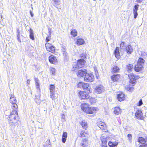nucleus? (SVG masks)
<instances>
[{
  "instance_id": "nucleus-1",
  "label": "nucleus",
  "mask_w": 147,
  "mask_h": 147,
  "mask_svg": "<svg viewBox=\"0 0 147 147\" xmlns=\"http://www.w3.org/2000/svg\"><path fill=\"white\" fill-rule=\"evenodd\" d=\"M13 110L10 113L8 119L13 120L14 122H16L18 118V115L17 113L18 108L15 109L12 108Z\"/></svg>"
},
{
  "instance_id": "nucleus-2",
  "label": "nucleus",
  "mask_w": 147,
  "mask_h": 147,
  "mask_svg": "<svg viewBox=\"0 0 147 147\" xmlns=\"http://www.w3.org/2000/svg\"><path fill=\"white\" fill-rule=\"evenodd\" d=\"M10 103L12 104L11 105L12 108L15 109L18 108V105L16 104L17 100L14 97L13 94H11L10 98Z\"/></svg>"
},
{
  "instance_id": "nucleus-3",
  "label": "nucleus",
  "mask_w": 147,
  "mask_h": 147,
  "mask_svg": "<svg viewBox=\"0 0 147 147\" xmlns=\"http://www.w3.org/2000/svg\"><path fill=\"white\" fill-rule=\"evenodd\" d=\"M94 76L93 74H90L86 72L84 78L85 81L91 82L94 80Z\"/></svg>"
},
{
  "instance_id": "nucleus-4",
  "label": "nucleus",
  "mask_w": 147,
  "mask_h": 147,
  "mask_svg": "<svg viewBox=\"0 0 147 147\" xmlns=\"http://www.w3.org/2000/svg\"><path fill=\"white\" fill-rule=\"evenodd\" d=\"M78 96L81 99H87L90 97L88 93L84 91H80L78 93Z\"/></svg>"
},
{
  "instance_id": "nucleus-5",
  "label": "nucleus",
  "mask_w": 147,
  "mask_h": 147,
  "mask_svg": "<svg viewBox=\"0 0 147 147\" xmlns=\"http://www.w3.org/2000/svg\"><path fill=\"white\" fill-rule=\"evenodd\" d=\"M135 116L136 118L139 120H143L144 118L141 111L137 110L135 113Z\"/></svg>"
},
{
  "instance_id": "nucleus-6",
  "label": "nucleus",
  "mask_w": 147,
  "mask_h": 147,
  "mask_svg": "<svg viewBox=\"0 0 147 147\" xmlns=\"http://www.w3.org/2000/svg\"><path fill=\"white\" fill-rule=\"evenodd\" d=\"M105 90L104 87L102 85H100L96 86L95 89V92L96 93L99 94L103 92Z\"/></svg>"
},
{
  "instance_id": "nucleus-7",
  "label": "nucleus",
  "mask_w": 147,
  "mask_h": 147,
  "mask_svg": "<svg viewBox=\"0 0 147 147\" xmlns=\"http://www.w3.org/2000/svg\"><path fill=\"white\" fill-rule=\"evenodd\" d=\"M96 107H89L87 109L86 112L88 114H91L94 113L96 111Z\"/></svg>"
},
{
  "instance_id": "nucleus-8",
  "label": "nucleus",
  "mask_w": 147,
  "mask_h": 147,
  "mask_svg": "<svg viewBox=\"0 0 147 147\" xmlns=\"http://www.w3.org/2000/svg\"><path fill=\"white\" fill-rule=\"evenodd\" d=\"M49 62L51 63L55 64L57 62V59L56 57L53 55H51L49 58Z\"/></svg>"
},
{
  "instance_id": "nucleus-9",
  "label": "nucleus",
  "mask_w": 147,
  "mask_h": 147,
  "mask_svg": "<svg viewBox=\"0 0 147 147\" xmlns=\"http://www.w3.org/2000/svg\"><path fill=\"white\" fill-rule=\"evenodd\" d=\"M87 72L86 69H81L78 70L77 74L78 77H84L85 76V75Z\"/></svg>"
},
{
  "instance_id": "nucleus-10",
  "label": "nucleus",
  "mask_w": 147,
  "mask_h": 147,
  "mask_svg": "<svg viewBox=\"0 0 147 147\" xmlns=\"http://www.w3.org/2000/svg\"><path fill=\"white\" fill-rule=\"evenodd\" d=\"M80 145L81 146L83 147H87L88 146V139L86 138L82 139Z\"/></svg>"
},
{
  "instance_id": "nucleus-11",
  "label": "nucleus",
  "mask_w": 147,
  "mask_h": 147,
  "mask_svg": "<svg viewBox=\"0 0 147 147\" xmlns=\"http://www.w3.org/2000/svg\"><path fill=\"white\" fill-rule=\"evenodd\" d=\"M85 61L84 59H81L78 61V63L77 64L78 67L80 68H82L84 66Z\"/></svg>"
},
{
  "instance_id": "nucleus-12",
  "label": "nucleus",
  "mask_w": 147,
  "mask_h": 147,
  "mask_svg": "<svg viewBox=\"0 0 147 147\" xmlns=\"http://www.w3.org/2000/svg\"><path fill=\"white\" fill-rule=\"evenodd\" d=\"M128 77L130 79V83L134 84L136 82V80L133 74H128Z\"/></svg>"
},
{
  "instance_id": "nucleus-13",
  "label": "nucleus",
  "mask_w": 147,
  "mask_h": 147,
  "mask_svg": "<svg viewBox=\"0 0 147 147\" xmlns=\"http://www.w3.org/2000/svg\"><path fill=\"white\" fill-rule=\"evenodd\" d=\"M139 6V5H135L133 8V13L134 14V18L135 19L137 18L138 15L137 10L138 9Z\"/></svg>"
},
{
  "instance_id": "nucleus-14",
  "label": "nucleus",
  "mask_w": 147,
  "mask_h": 147,
  "mask_svg": "<svg viewBox=\"0 0 147 147\" xmlns=\"http://www.w3.org/2000/svg\"><path fill=\"white\" fill-rule=\"evenodd\" d=\"M118 144V142L116 141L114 139L111 140L108 143V144L111 147H115Z\"/></svg>"
},
{
  "instance_id": "nucleus-15",
  "label": "nucleus",
  "mask_w": 147,
  "mask_h": 147,
  "mask_svg": "<svg viewBox=\"0 0 147 147\" xmlns=\"http://www.w3.org/2000/svg\"><path fill=\"white\" fill-rule=\"evenodd\" d=\"M125 50L128 54H131L133 52L132 47L130 45H128L125 47Z\"/></svg>"
},
{
  "instance_id": "nucleus-16",
  "label": "nucleus",
  "mask_w": 147,
  "mask_h": 147,
  "mask_svg": "<svg viewBox=\"0 0 147 147\" xmlns=\"http://www.w3.org/2000/svg\"><path fill=\"white\" fill-rule=\"evenodd\" d=\"M81 107L84 111L86 112L87 109L89 107V105L85 103H82L81 105Z\"/></svg>"
},
{
  "instance_id": "nucleus-17",
  "label": "nucleus",
  "mask_w": 147,
  "mask_h": 147,
  "mask_svg": "<svg viewBox=\"0 0 147 147\" xmlns=\"http://www.w3.org/2000/svg\"><path fill=\"white\" fill-rule=\"evenodd\" d=\"M117 98L119 101H121L124 100V95L122 93H120L117 95Z\"/></svg>"
},
{
  "instance_id": "nucleus-18",
  "label": "nucleus",
  "mask_w": 147,
  "mask_h": 147,
  "mask_svg": "<svg viewBox=\"0 0 147 147\" xmlns=\"http://www.w3.org/2000/svg\"><path fill=\"white\" fill-rule=\"evenodd\" d=\"M97 125L101 129H104L106 127V125L104 122L102 121L98 122Z\"/></svg>"
},
{
  "instance_id": "nucleus-19",
  "label": "nucleus",
  "mask_w": 147,
  "mask_h": 147,
  "mask_svg": "<svg viewBox=\"0 0 147 147\" xmlns=\"http://www.w3.org/2000/svg\"><path fill=\"white\" fill-rule=\"evenodd\" d=\"M34 79L35 82V85L36 89L40 90L39 80L38 79V78H36L35 77H34Z\"/></svg>"
},
{
  "instance_id": "nucleus-20",
  "label": "nucleus",
  "mask_w": 147,
  "mask_h": 147,
  "mask_svg": "<svg viewBox=\"0 0 147 147\" xmlns=\"http://www.w3.org/2000/svg\"><path fill=\"white\" fill-rule=\"evenodd\" d=\"M120 75L119 74H114L111 77L112 80L114 82L117 81L119 79Z\"/></svg>"
},
{
  "instance_id": "nucleus-21",
  "label": "nucleus",
  "mask_w": 147,
  "mask_h": 147,
  "mask_svg": "<svg viewBox=\"0 0 147 147\" xmlns=\"http://www.w3.org/2000/svg\"><path fill=\"white\" fill-rule=\"evenodd\" d=\"M114 54L115 57L117 59H119L120 57L119 47H116L114 51Z\"/></svg>"
},
{
  "instance_id": "nucleus-22",
  "label": "nucleus",
  "mask_w": 147,
  "mask_h": 147,
  "mask_svg": "<svg viewBox=\"0 0 147 147\" xmlns=\"http://www.w3.org/2000/svg\"><path fill=\"white\" fill-rule=\"evenodd\" d=\"M50 98L53 100H55L58 98V96L57 94H56L55 92L50 93Z\"/></svg>"
},
{
  "instance_id": "nucleus-23",
  "label": "nucleus",
  "mask_w": 147,
  "mask_h": 147,
  "mask_svg": "<svg viewBox=\"0 0 147 147\" xmlns=\"http://www.w3.org/2000/svg\"><path fill=\"white\" fill-rule=\"evenodd\" d=\"M143 67L142 65L137 64V65H136L134 69L136 71L138 72L140 71L142 69Z\"/></svg>"
},
{
  "instance_id": "nucleus-24",
  "label": "nucleus",
  "mask_w": 147,
  "mask_h": 147,
  "mask_svg": "<svg viewBox=\"0 0 147 147\" xmlns=\"http://www.w3.org/2000/svg\"><path fill=\"white\" fill-rule=\"evenodd\" d=\"M76 41V43L78 45H82L84 43V40L82 38H80L77 39Z\"/></svg>"
},
{
  "instance_id": "nucleus-25",
  "label": "nucleus",
  "mask_w": 147,
  "mask_h": 147,
  "mask_svg": "<svg viewBox=\"0 0 147 147\" xmlns=\"http://www.w3.org/2000/svg\"><path fill=\"white\" fill-rule=\"evenodd\" d=\"M121 109L119 107H117L115 108L114 113L115 114L118 115L121 114Z\"/></svg>"
},
{
  "instance_id": "nucleus-26",
  "label": "nucleus",
  "mask_w": 147,
  "mask_h": 147,
  "mask_svg": "<svg viewBox=\"0 0 147 147\" xmlns=\"http://www.w3.org/2000/svg\"><path fill=\"white\" fill-rule=\"evenodd\" d=\"M9 124L11 128H14L15 126L14 125L15 123L16 122H14L13 120L8 119Z\"/></svg>"
},
{
  "instance_id": "nucleus-27",
  "label": "nucleus",
  "mask_w": 147,
  "mask_h": 147,
  "mask_svg": "<svg viewBox=\"0 0 147 147\" xmlns=\"http://www.w3.org/2000/svg\"><path fill=\"white\" fill-rule=\"evenodd\" d=\"M28 27L30 30V38L32 39V40H34V35L33 32L31 28L28 26H27L26 27V28H27Z\"/></svg>"
},
{
  "instance_id": "nucleus-28",
  "label": "nucleus",
  "mask_w": 147,
  "mask_h": 147,
  "mask_svg": "<svg viewBox=\"0 0 147 147\" xmlns=\"http://www.w3.org/2000/svg\"><path fill=\"white\" fill-rule=\"evenodd\" d=\"M145 62V60L144 59L142 58H140L138 60L137 62V64L140 65H142L143 67L144 65V63Z\"/></svg>"
},
{
  "instance_id": "nucleus-29",
  "label": "nucleus",
  "mask_w": 147,
  "mask_h": 147,
  "mask_svg": "<svg viewBox=\"0 0 147 147\" xmlns=\"http://www.w3.org/2000/svg\"><path fill=\"white\" fill-rule=\"evenodd\" d=\"M133 68V66L131 64H129L127 65L126 69L129 73H130L132 70Z\"/></svg>"
},
{
  "instance_id": "nucleus-30",
  "label": "nucleus",
  "mask_w": 147,
  "mask_h": 147,
  "mask_svg": "<svg viewBox=\"0 0 147 147\" xmlns=\"http://www.w3.org/2000/svg\"><path fill=\"white\" fill-rule=\"evenodd\" d=\"M40 95L39 94L38 95H36L35 97V101L36 103L39 104L41 102V100L40 99Z\"/></svg>"
},
{
  "instance_id": "nucleus-31",
  "label": "nucleus",
  "mask_w": 147,
  "mask_h": 147,
  "mask_svg": "<svg viewBox=\"0 0 147 147\" xmlns=\"http://www.w3.org/2000/svg\"><path fill=\"white\" fill-rule=\"evenodd\" d=\"M50 93L54 92L55 90V86L54 85L51 84L49 86Z\"/></svg>"
},
{
  "instance_id": "nucleus-32",
  "label": "nucleus",
  "mask_w": 147,
  "mask_h": 147,
  "mask_svg": "<svg viewBox=\"0 0 147 147\" xmlns=\"http://www.w3.org/2000/svg\"><path fill=\"white\" fill-rule=\"evenodd\" d=\"M71 34L74 37L77 36V32L76 30L75 29H72L71 32Z\"/></svg>"
},
{
  "instance_id": "nucleus-33",
  "label": "nucleus",
  "mask_w": 147,
  "mask_h": 147,
  "mask_svg": "<svg viewBox=\"0 0 147 147\" xmlns=\"http://www.w3.org/2000/svg\"><path fill=\"white\" fill-rule=\"evenodd\" d=\"M52 1L55 7L56 5H60L61 3L60 0H52Z\"/></svg>"
},
{
  "instance_id": "nucleus-34",
  "label": "nucleus",
  "mask_w": 147,
  "mask_h": 147,
  "mask_svg": "<svg viewBox=\"0 0 147 147\" xmlns=\"http://www.w3.org/2000/svg\"><path fill=\"white\" fill-rule=\"evenodd\" d=\"M119 69V68L116 66H115L112 69V72L113 73H116L118 72Z\"/></svg>"
},
{
  "instance_id": "nucleus-35",
  "label": "nucleus",
  "mask_w": 147,
  "mask_h": 147,
  "mask_svg": "<svg viewBox=\"0 0 147 147\" xmlns=\"http://www.w3.org/2000/svg\"><path fill=\"white\" fill-rule=\"evenodd\" d=\"M80 68L79 67H78V65L76 63H75L73 67L72 68V70L74 71H76L78 70V69Z\"/></svg>"
},
{
  "instance_id": "nucleus-36",
  "label": "nucleus",
  "mask_w": 147,
  "mask_h": 147,
  "mask_svg": "<svg viewBox=\"0 0 147 147\" xmlns=\"http://www.w3.org/2000/svg\"><path fill=\"white\" fill-rule=\"evenodd\" d=\"M55 47H54L51 45L50 47L47 49V50L48 51L51 52L52 53H54L55 52Z\"/></svg>"
},
{
  "instance_id": "nucleus-37",
  "label": "nucleus",
  "mask_w": 147,
  "mask_h": 147,
  "mask_svg": "<svg viewBox=\"0 0 147 147\" xmlns=\"http://www.w3.org/2000/svg\"><path fill=\"white\" fill-rule=\"evenodd\" d=\"M102 147H107V141L106 139L102 140Z\"/></svg>"
},
{
  "instance_id": "nucleus-38",
  "label": "nucleus",
  "mask_w": 147,
  "mask_h": 147,
  "mask_svg": "<svg viewBox=\"0 0 147 147\" xmlns=\"http://www.w3.org/2000/svg\"><path fill=\"white\" fill-rule=\"evenodd\" d=\"M81 124L82 127L84 129H86L87 128V123L84 121H82Z\"/></svg>"
},
{
  "instance_id": "nucleus-39",
  "label": "nucleus",
  "mask_w": 147,
  "mask_h": 147,
  "mask_svg": "<svg viewBox=\"0 0 147 147\" xmlns=\"http://www.w3.org/2000/svg\"><path fill=\"white\" fill-rule=\"evenodd\" d=\"M138 142L142 144H144L146 142L145 140L142 137H139L138 139Z\"/></svg>"
},
{
  "instance_id": "nucleus-40",
  "label": "nucleus",
  "mask_w": 147,
  "mask_h": 147,
  "mask_svg": "<svg viewBox=\"0 0 147 147\" xmlns=\"http://www.w3.org/2000/svg\"><path fill=\"white\" fill-rule=\"evenodd\" d=\"M89 84L88 83H84L83 86V89H86L87 90H89V88H88Z\"/></svg>"
},
{
  "instance_id": "nucleus-41",
  "label": "nucleus",
  "mask_w": 147,
  "mask_h": 147,
  "mask_svg": "<svg viewBox=\"0 0 147 147\" xmlns=\"http://www.w3.org/2000/svg\"><path fill=\"white\" fill-rule=\"evenodd\" d=\"M50 73H52L53 75H55L56 73V69L52 67H51L50 68Z\"/></svg>"
},
{
  "instance_id": "nucleus-42",
  "label": "nucleus",
  "mask_w": 147,
  "mask_h": 147,
  "mask_svg": "<svg viewBox=\"0 0 147 147\" xmlns=\"http://www.w3.org/2000/svg\"><path fill=\"white\" fill-rule=\"evenodd\" d=\"M89 100L91 104H92L96 102V99L94 98L91 97L89 98Z\"/></svg>"
},
{
  "instance_id": "nucleus-43",
  "label": "nucleus",
  "mask_w": 147,
  "mask_h": 147,
  "mask_svg": "<svg viewBox=\"0 0 147 147\" xmlns=\"http://www.w3.org/2000/svg\"><path fill=\"white\" fill-rule=\"evenodd\" d=\"M84 82H80L77 85V86L78 88H83V85Z\"/></svg>"
},
{
  "instance_id": "nucleus-44",
  "label": "nucleus",
  "mask_w": 147,
  "mask_h": 147,
  "mask_svg": "<svg viewBox=\"0 0 147 147\" xmlns=\"http://www.w3.org/2000/svg\"><path fill=\"white\" fill-rule=\"evenodd\" d=\"M51 45H52L49 43H46L45 44V46L47 50L48 48H49V47H50Z\"/></svg>"
},
{
  "instance_id": "nucleus-45",
  "label": "nucleus",
  "mask_w": 147,
  "mask_h": 147,
  "mask_svg": "<svg viewBox=\"0 0 147 147\" xmlns=\"http://www.w3.org/2000/svg\"><path fill=\"white\" fill-rule=\"evenodd\" d=\"M63 55L64 57V58L65 59H67L68 58V54L67 52H64V53H63Z\"/></svg>"
},
{
  "instance_id": "nucleus-46",
  "label": "nucleus",
  "mask_w": 147,
  "mask_h": 147,
  "mask_svg": "<svg viewBox=\"0 0 147 147\" xmlns=\"http://www.w3.org/2000/svg\"><path fill=\"white\" fill-rule=\"evenodd\" d=\"M61 51L63 53L66 52L65 47V46H62L61 49Z\"/></svg>"
},
{
  "instance_id": "nucleus-47",
  "label": "nucleus",
  "mask_w": 147,
  "mask_h": 147,
  "mask_svg": "<svg viewBox=\"0 0 147 147\" xmlns=\"http://www.w3.org/2000/svg\"><path fill=\"white\" fill-rule=\"evenodd\" d=\"M134 89V88L133 87H129L127 88V90L130 92H132Z\"/></svg>"
},
{
  "instance_id": "nucleus-48",
  "label": "nucleus",
  "mask_w": 147,
  "mask_h": 147,
  "mask_svg": "<svg viewBox=\"0 0 147 147\" xmlns=\"http://www.w3.org/2000/svg\"><path fill=\"white\" fill-rule=\"evenodd\" d=\"M125 45V43L124 42H122L120 44V47L121 49L123 48Z\"/></svg>"
},
{
  "instance_id": "nucleus-49",
  "label": "nucleus",
  "mask_w": 147,
  "mask_h": 147,
  "mask_svg": "<svg viewBox=\"0 0 147 147\" xmlns=\"http://www.w3.org/2000/svg\"><path fill=\"white\" fill-rule=\"evenodd\" d=\"M62 137L67 138V133L65 132H64L62 135Z\"/></svg>"
},
{
  "instance_id": "nucleus-50",
  "label": "nucleus",
  "mask_w": 147,
  "mask_h": 147,
  "mask_svg": "<svg viewBox=\"0 0 147 147\" xmlns=\"http://www.w3.org/2000/svg\"><path fill=\"white\" fill-rule=\"evenodd\" d=\"M127 137L129 140H131L132 136L131 134H129L127 135Z\"/></svg>"
},
{
  "instance_id": "nucleus-51",
  "label": "nucleus",
  "mask_w": 147,
  "mask_h": 147,
  "mask_svg": "<svg viewBox=\"0 0 147 147\" xmlns=\"http://www.w3.org/2000/svg\"><path fill=\"white\" fill-rule=\"evenodd\" d=\"M143 104V102L142 101V99H140L139 102V103H138V106H141L142 104Z\"/></svg>"
},
{
  "instance_id": "nucleus-52",
  "label": "nucleus",
  "mask_w": 147,
  "mask_h": 147,
  "mask_svg": "<svg viewBox=\"0 0 147 147\" xmlns=\"http://www.w3.org/2000/svg\"><path fill=\"white\" fill-rule=\"evenodd\" d=\"M66 138H63V137H62V141L63 143H64L66 141Z\"/></svg>"
},
{
  "instance_id": "nucleus-53",
  "label": "nucleus",
  "mask_w": 147,
  "mask_h": 147,
  "mask_svg": "<svg viewBox=\"0 0 147 147\" xmlns=\"http://www.w3.org/2000/svg\"><path fill=\"white\" fill-rule=\"evenodd\" d=\"M17 36H20V31L19 29H18L17 30Z\"/></svg>"
},
{
  "instance_id": "nucleus-54",
  "label": "nucleus",
  "mask_w": 147,
  "mask_h": 147,
  "mask_svg": "<svg viewBox=\"0 0 147 147\" xmlns=\"http://www.w3.org/2000/svg\"><path fill=\"white\" fill-rule=\"evenodd\" d=\"M81 137H83L85 136V135L84 134V133H83L82 131L81 132L80 134Z\"/></svg>"
},
{
  "instance_id": "nucleus-55",
  "label": "nucleus",
  "mask_w": 147,
  "mask_h": 147,
  "mask_svg": "<svg viewBox=\"0 0 147 147\" xmlns=\"http://www.w3.org/2000/svg\"><path fill=\"white\" fill-rule=\"evenodd\" d=\"M95 74L96 75V76L97 78H98V76L99 74L98 73V72L97 71H96V72H95Z\"/></svg>"
},
{
  "instance_id": "nucleus-56",
  "label": "nucleus",
  "mask_w": 147,
  "mask_h": 147,
  "mask_svg": "<svg viewBox=\"0 0 147 147\" xmlns=\"http://www.w3.org/2000/svg\"><path fill=\"white\" fill-rule=\"evenodd\" d=\"M17 38H18V41H19L20 42H21V40L20 38V36H17Z\"/></svg>"
},
{
  "instance_id": "nucleus-57",
  "label": "nucleus",
  "mask_w": 147,
  "mask_h": 147,
  "mask_svg": "<svg viewBox=\"0 0 147 147\" xmlns=\"http://www.w3.org/2000/svg\"><path fill=\"white\" fill-rule=\"evenodd\" d=\"M65 115H64V114H62V115H61V119H65Z\"/></svg>"
},
{
  "instance_id": "nucleus-58",
  "label": "nucleus",
  "mask_w": 147,
  "mask_h": 147,
  "mask_svg": "<svg viewBox=\"0 0 147 147\" xmlns=\"http://www.w3.org/2000/svg\"><path fill=\"white\" fill-rule=\"evenodd\" d=\"M94 68L95 72H96V71H97V67H96V66H94Z\"/></svg>"
},
{
  "instance_id": "nucleus-59",
  "label": "nucleus",
  "mask_w": 147,
  "mask_h": 147,
  "mask_svg": "<svg viewBox=\"0 0 147 147\" xmlns=\"http://www.w3.org/2000/svg\"><path fill=\"white\" fill-rule=\"evenodd\" d=\"M49 37H47L46 38V41L47 42H48L49 41Z\"/></svg>"
},
{
  "instance_id": "nucleus-60",
  "label": "nucleus",
  "mask_w": 147,
  "mask_h": 147,
  "mask_svg": "<svg viewBox=\"0 0 147 147\" xmlns=\"http://www.w3.org/2000/svg\"><path fill=\"white\" fill-rule=\"evenodd\" d=\"M30 14L31 15V16L32 17H33L34 16V14L31 11H30Z\"/></svg>"
},
{
  "instance_id": "nucleus-61",
  "label": "nucleus",
  "mask_w": 147,
  "mask_h": 147,
  "mask_svg": "<svg viewBox=\"0 0 147 147\" xmlns=\"http://www.w3.org/2000/svg\"><path fill=\"white\" fill-rule=\"evenodd\" d=\"M30 80H28L27 81V83L28 84H30Z\"/></svg>"
},
{
  "instance_id": "nucleus-62",
  "label": "nucleus",
  "mask_w": 147,
  "mask_h": 147,
  "mask_svg": "<svg viewBox=\"0 0 147 147\" xmlns=\"http://www.w3.org/2000/svg\"><path fill=\"white\" fill-rule=\"evenodd\" d=\"M140 147H144V144H143L142 145H140Z\"/></svg>"
},
{
  "instance_id": "nucleus-63",
  "label": "nucleus",
  "mask_w": 147,
  "mask_h": 147,
  "mask_svg": "<svg viewBox=\"0 0 147 147\" xmlns=\"http://www.w3.org/2000/svg\"><path fill=\"white\" fill-rule=\"evenodd\" d=\"M141 0H137V1L138 2H141Z\"/></svg>"
},
{
  "instance_id": "nucleus-64",
  "label": "nucleus",
  "mask_w": 147,
  "mask_h": 147,
  "mask_svg": "<svg viewBox=\"0 0 147 147\" xmlns=\"http://www.w3.org/2000/svg\"><path fill=\"white\" fill-rule=\"evenodd\" d=\"M145 147H147V144H144Z\"/></svg>"
}]
</instances>
